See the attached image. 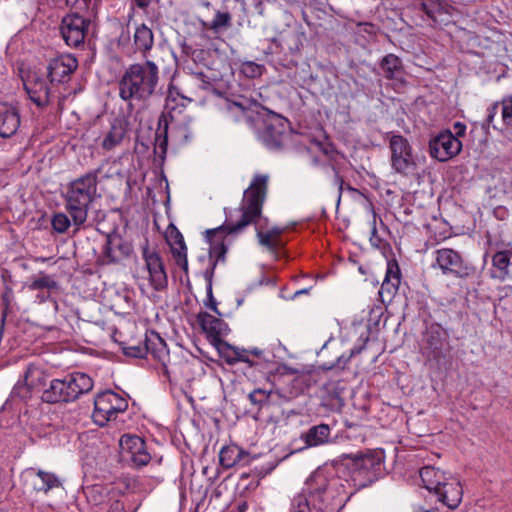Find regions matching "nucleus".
Listing matches in <instances>:
<instances>
[{
	"mask_svg": "<svg viewBox=\"0 0 512 512\" xmlns=\"http://www.w3.org/2000/svg\"><path fill=\"white\" fill-rule=\"evenodd\" d=\"M333 467H318L292 500L289 512H339L355 494Z\"/></svg>",
	"mask_w": 512,
	"mask_h": 512,
	"instance_id": "1",
	"label": "nucleus"
},
{
	"mask_svg": "<svg viewBox=\"0 0 512 512\" xmlns=\"http://www.w3.org/2000/svg\"><path fill=\"white\" fill-rule=\"evenodd\" d=\"M226 110L234 121L246 120L251 123L257 138L267 148L275 149L282 145L289 126L288 120L264 108L257 100L240 95L227 101Z\"/></svg>",
	"mask_w": 512,
	"mask_h": 512,
	"instance_id": "2",
	"label": "nucleus"
},
{
	"mask_svg": "<svg viewBox=\"0 0 512 512\" xmlns=\"http://www.w3.org/2000/svg\"><path fill=\"white\" fill-rule=\"evenodd\" d=\"M269 177L266 174H255L249 187L244 191L241 203V219L236 224L219 226L206 231V238L210 243V256L215 262L223 261L227 251L223 241V234L236 233L249 224H256L261 217L262 206L266 198Z\"/></svg>",
	"mask_w": 512,
	"mask_h": 512,
	"instance_id": "3",
	"label": "nucleus"
},
{
	"mask_svg": "<svg viewBox=\"0 0 512 512\" xmlns=\"http://www.w3.org/2000/svg\"><path fill=\"white\" fill-rule=\"evenodd\" d=\"M158 83L159 68L155 62L146 60L131 64L119 79V97L129 105L144 103L156 94Z\"/></svg>",
	"mask_w": 512,
	"mask_h": 512,
	"instance_id": "4",
	"label": "nucleus"
},
{
	"mask_svg": "<svg viewBox=\"0 0 512 512\" xmlns=\"http://www.w3.org/2000/svg\"><path fill=\"white\" fill-rule=\"evenodd\" d=\"M101 170V167L90 170L67 185L64 194L65 209L73 218L75 232L87 221L90 206L98 196V175Z\"/></svg>",
	"mask_w": 512,
	"mask_h": 512,
	"instance_id": "5",
	"label": "nucleus"
},
{
	"mask_svg": "<svg viewBox=\"0 0 512 512\" xmlns=\"http://www.w3.org/2000/svg\"><path fill=\"white\" fill-rule=\"evenodd\" d=\"M93 386L94 382L88 374L73 372L51 380L42 392L41 399L51 404L69 403L90 392Z\"/></svg>",
	"mask_w": 512,
	"mask_h": 512,
	"instance_id": "6",
	"label": "nucleus"
},
{
	"mask_svg": "<svg viewBox=\"0 0 512 512\" xmlns=\"http://www.w3.org/2000/svg\"><path fill=\"white\" fill-rule=\"evenodd\" d=\"M382 467L383 461L380 453L366 452L351 458L340 475L345 477L347 488L355 489L356 493L374 483L380 477Z\"/></svg>",
	"mask_w": 512,
	"mask_h": 512,
	"instance_id": "7",
	"label": "nucleus"
},
{
	"mask_svg": "<svg viewBox=\"0 0 512 512\" xmlns=\"http://www.w3.org/2000/svg\"><path fill=\"white\" fill-rule=\"evenodd\" d=\"M193 118L189 115L176 116L170 115V122L165 123L163 130V139L161 136L156 138L155 152L160 153L161 157H164L167 149V139L170 138L172 143L177 146L187 144L193 137Z\"/></svg>",
	"mask_w": 512,
	"mask_h": 512,
	"instance_id": "8",
	"label": "nucleus"
},
{
	"mask_svg": "<svg viewBox=\"0 0 512 512\" xmlns=\"http://www.w3.org/2000/svg\"><path fill=\"white\" fill-rule=\"evenodd\" d=\"M127 408L128 402L125 398L107 390L95 397L92 417L98 426H105L109 421L115 420L118 414L125 412Z\"/></svg>",
	"mask_w": 512,
	"mask_h": 512,
	"instance_id": "9",
	"label": "nucleus"
},
{
	"mask_svg": "<svg viewBox=\"0 0 512 512\" xmlns=\"http://www.w3.org/2000/svg\"><path fill=\"white\" fill-rule=\"evenodd\" d=\"M434 268L441 270L442 274L455 278H466L473 274L474 268L466 262L462 255L451 248H441L434 252Z\"/></svg>",
	"mask_w": 512,
	"mask_h": 512,
	"instance_id": "10",
	"label": "nucleus"
},
{
	"mask_svg": "<svg viewBox=\"0 0 512 512\" xmlns=\"http://www.w3.org/2000/svg\"><path fill=\"white\" fill-rule=\"evenodd\" d=\"M121 457L135 468H142L151 461L146 443L136 435L125 434L119 440Z\"/></svg>",
	"mask_w": 512,
	"mask_h": 512,
	"instance_id": "11",
	"label": "nucleus"
},
{
	"mask_svg": "<svg viewBox=\"0 0 512 512\" xmlns=\"http://www.w3.org/2000/svg\"><path fill=\"white\" fill-rule=\"evenodd\" d=\"M391 151V166L397 172L406 174L414 165L412 148L402 135L392 134L389 139Z\"/></svg>",
	"mask_w": 512,
	"mask_h": 512,
	"instance_id": "12",
	"label": "nucleus"
},
{
	"mask_svg": "<svg viewBox=\"0 0 512 512\" xmlns=\"http://www.w3.org/2000/svg\"><path fill=\"white\" fill-rule=\"evenodd\" d=\"M431 157L444 162L458 155L462 149V143L450 131L441 132L429 143Z\"/></svg>",
	"mask_w": 512,
	"mask_h": 512,
	"instance_id": "13",
	"label": "nucleus"
},
{
	"mask_svg": "<svg viewBox=\"0 0 512 512\" xmlns=\"http://www.w3.org/2000/svg\"><path fill=\"white\" fill-rule=\"evenodd\" d=\"M89 25L83 16L78 14H68L61 22V34L66 44L72 47H78L84 42L86 31Z\"/></svg>",
	"mask_w": 512,
	"mask_h": 512,
	"instance_id": "14",
	"label": "nucleus"
},
{
	"mask_svg": "<svg viewBox=\"0 0 512 512\" xmlns=\"http://www.w3.org/2000/svg\"><path fill=\"white\" fill-rule=\"evenodd\" d=\"M44 378L43 371L34 364H30L24 373L23 381L19 380L14 385L11 397L26 402L32 397L34 390L42 383Z\"/></svg>",
	"mask_w": 512,
	"mask_h": 512,
	"instance_id": "15",
	"label": "nucleus"
},
{
	"mask_svg": "<svg viewBox=\"0 0 512 512\" xmlns=\"http://www.w3.org/2000/svg\"><path fill=\"white\" fill-rule=\"evenodd\" d=\"M143 258L151 286L156 291L164 290L168 285V278L162 258L156 251L148 248L143 250Z\"/></svg>",
	"mask_w": 512,
	"mask_h": 512,
	"instance_id": "16",
	"label": "nucleus"
},
{
	"mask_svg": "<svg viewBox=\"0 0 512 512\" xmlns=\"http://www.w3.org/2000/svg\"><path fill=\"white\" fill-rule=\"evenodd\" d=\"M305 34L299 25L288 26L278 33L273 42L279 48V52L296 54L302 46Z\"/></svg>",
	"mask_w": 512,
	"mask_h": 512,
	"instance_id": "17",
	"label": "nucleus"
},
{
	"mask_svg": "<svg viewBox=\"0 0 512 512\" xmlns=\"http://www.w3.org/2000/svg\"><path fill=\"white\" fill-rule=\"evenodd\" d=\"M20 125L19 108L12 103L0 102V137L11 138L16 136Z\"/></svg>",
	"mask_w": 512,
	"mask_h": 512,
	"instance_id": "18",
	"label": "nucleus"
},
{
	"mask_svg": "<svg viewBox=\"0 0 512 512\" xmlns=\"http://www.w3.org/2000/svg\"><path fill=\"white\" fill-rule=\"evenodd\" d=\"M25 475L31 480L35 491L48 494L50 491L63 489V482L58 475L53 472L37 468H29Z\"/></svg>",
	"mask_w": 512,
	"mask_h": 512,
	"instance_id": "19",
	"label": "nucleus"
},
{
	"mask_svg": "<svg viewBox=\"0 0 512 512\" xmlns=\"http://www.w3.org/2000/svg\"><path fill=\"white\" fill-rule=\"evenodd\" d=\"M78 61L72 54H62L50 60L48 76L51 82H64L77 68Z\"/></svg>",
	"mask_w": 512,
	"mask_h": 512,
	"instance_id": "20",
	"label": "nucleus"
},
{
	"mask_svg": "<svg viewBox=\"0 0 512 512\" xmlns=\"http://www.w3.org/2000/svg\"><path fill=\"white\" fill-rule=\"evenodd\" d=\"M437 495L438 500L446 505L450 509H456L463 497V489L460 481L449 474V479L445 481V484L441 485L439 491L433 492Z\"/></svg>",
	"mask_w": 512,
	"mask_h": 512,
	"instance_id": "21",
	"label": "nucleus"
},
{
	"mask_svg": "<svg viewBox=\"0 0 512 512\" xmlns=\"http://www.w3.org/2000/svg\"><path fill=\"white\" fill-rule=\"evenodd\" d=\"M131 252V247L118 235L108 236L103 246V255L108 263L121 261Z\"/></svg>",
	"mask_w": 512,
	"mask_h": 512,
	"instance_id": "22",
	"label": "nucleus"
},
{
	"mask_svg": "<svg viewBox=\"0 0 512 512\" xmlns=\"http://www.w3.org/2000/svg\"><path fill=\"white\" fill-rule=\"evenodd\" d=\"M400 285V271L397 264L388 263L386 275L379 290L383 303L390 302Z\"/></svg>",
	"mask_w": 512,
	"mask_h": 512,
	"instance_id": "23",
	"label": "nucleus"
},
{
	"mask_svg": "<svg viewBox=\"0 0 512 512\" xmlns=\"http://www.w3.org/2000/svg\"><path fill=\"white\" fill-rule=\"evenodd\" d=\"M127 133V124L123 119L115 118L110 125V129L103 136L101 147L105 151H112L122 143Z\"/></svg>",
	"mask_w": 512,
	"mask_h": 512,
	"instance_id": "24",
	"label": "nucleus"
},
{
	"mask_svg": "<svg viewBox=\"0 0 512 512\" xmlns=\"http://www.w3.org/2000/svg\"><path fill=\"white\" fill-rule=\"evenodd\" d=\"M24 87L29 98L37 106H43L48 103L49 88L45 80L37 76H30L26 81H24Z\"/></svg>",
	"mask_w": 512,
	"mask_h": 512,
	"instance_id": "25",
	"label": "nucleus"
},
{
	"mask_svg": "<svg viewBox=\"0 0 512 512\" xmlns=\"http://www.w3.org/2000/svg\"><path fill=\"white\" fill-rule=\"evenodd\" d=\"M220 464L225 468H232L236 465L249 463V454L235 444L224 446L219 452Z\"/></svg>",
	"mask_w": 512,
	"mask_h": 512,
	"instance_id": "26",
	"label": "nucleus"
},
{
	"mask_svg": "<svg viewBox=\"0 0 512 512\" xmlns=\"http://www.w3.org/2000/svg\"><path fill=\"white\" fill-rule=\"evenodd\" d=\"M449 474L433 466H424L420 470L422 483L430 492L439 491L441 485L449 479Z\"/></svg>",
	"mask_w": 512,
	"mask_h": 512,
	"instance_id": "27",
	"label": "nucleus"
},
{
	"mask_svg": "<svg viewBox=\"0 0 512 512\" xmlns=\"http://www.w3.org/2000/svg\"><path fill=\"white\" fill-rule=\"evenodd\" d=\"M331 429L327 424H319L310 427L301 435L306 447H317L329 441Z\"/></svg>",
	"mask_w": 512,
	"mask_h": 512,
	"instance_id": "28",
	"label": "nucleus"
},
{
	"mask_svg": "<svg viewBox=\"0 0 512 512\" xmlns=\"http://www.w3.org/2000/svg\"><path fill=\"white\" fill-rule=\"evenodd\" d=\"M447 343L446 334L440 326H432L427 334V345L435 359L443 356L444 345Z\"/></svg>",
	"mask_w": 512,
	"mask_h": 512,
	"instance_id": "29",
	"label": "nucleus"
},
{
	"mask_svg": "<svg viewBox=\"0 0 512 512\" xmlns=\"http://www.w3.org/2000/svg\"><path fill=\"white\" fill-rule=\"evenodd\" d=\"M170 239L174 241L176 247H172V253L178 266L185 271L188 270L187 248L182 234L175 227L170 231Z\"/></svg>",
	"mask_w": 512,
	"mask_h": 512,
	"instance_id": "30",
	"label": "nucleus"
},
{
	"mask_svg": "<svg viewBox=\"0 0 512 512\" xmlns=\"http://www.w3.org/2000/svg\"><path fill=\"white\" fill-rule=\"evenodd\" d=\"M133 39L136 49L143 53L149 51L154 43L153 32L145 24L136 27Z\"/></svg>",
	"mask_w": 512,
	"mask_h": 512,
	"instance_id": "31",
	"label": "nucleus"
},
{
	"mask_svg": "<svg viewBox=\"0 0 512 512\" xmlns=\"http://www.w3.org/2000/svg\"><path fill=\"white\" fill-rule=\"evenodd\" d=\"M380 67L387 79H398L403 70L401 59L394 54H388L383 57Z\"/></svg>",
	"mask_w": 512,
	"mask_h": 512,
	"instance_id": "32",
	"label": "nucleus"
},
{
	"mask_svg": "<svg viewBox=\"0 0 512 512\" xmlns=\"http://www.w3.org/2000/svg\"><path fill=\"white\" fill-rule=\"evenodd\" d=\"M423 12L432 20L434 24H442L447 21L446 14L443 5L434 0H425L422 5Z\"/></svg>",
	"mask_w": 512,
	"mask_h": 512,
	"instance_id": "33",
	"label": "nucleus"
},
{
	"mask_svg": "<svg viewBox=\"0 0 512 512\" xmlns=\"http://www.w3.org/2000/svg\"><path fill=\"white\" fill-rule=\"evenodd\" d=\"M510 255L509 251H498L494 254L492 264L496 268V273L493 277L502 281L509 277Z\"/></svg>",
	"mask_w": 512,
	"mask_h": 512,
	"instance_id": "34",
	"label": "nucleus"
},
{
	"mask_svg": "<svg viewBox=\"0 0 512 512\" xmlns=\"http://www.w3.org/2000/svg\"><path fill=\"white\" fill-rule=\"evenodd\" d=\"M232 25V17L227 11H217L213 19L205 24L208 30L215 34L222 33L230 28Z\"/></svg>",
	"mask_w": 512,
	"mask_h": 512,
	"instance_id": "35",
	"label": "nucleus"
},
{
	"mask_svg": "<svg viewBox=\"0 0 512 512\" xmlns=\"http://www.w3.org/2000/svg\"><path fill=\"white\" fill-rule=\"evenodd\" d=\"M198 323L201 328L211 335H219L222 331L223 322L207 312L198 314Z\"/></svg>",
	"mask_w": 512,
	"mask_h": 512,
	"instance_id": "36",
	"label": "nucleus"
},
{
	"mask_svg": "<svg viewBox=\"0 0 512 512\" xmlns=\"http://www.w3.org/2000/svg\"><path fill=\"white\" fill-rule=\"evenodd\" d=\"M53 230L58 234H64L70 227H73V218L64 212L53 214L51 219Z\"/></svg>",
	"mask_w": 512,
	"mask_h": 512,
	"instance_id": "37",
	"label": "nucleus"
},
{
	"mask_svg": "<svg viewBox=\"0 0 512 512\" xmlns=\"http://www.w3.org/2000/svg\"><path fill=\"white\" fill-rule=\"evenodd\" d=\"M30 290H52L57 288V282L49 275L40 273L38 276L31 278L28 283Z\"/></svg>",
	"mask_w": 512,
	"mask_h": 512,
	"instance_id": "38",
	"label": "nucleus"
},
{
	"mask_svg": "<svg viewBox=\"0 0 512 512\" xmlns=\"http://www.w3.org/2000/svg\"><path fill=\"white\" fill-rule=\"evenodd\" d=\"M265 67L253 61H245L241 64V72L248 78H256L262 75Z\"/></svg>",
	"mask_w": 512,
	"mask_h": 512,
	"instance_id": "39",
	"label": "nucleus"
},
{
	"mask_svg": "<svg viewBox=\"0 0 512 512\" xmlns=\"http://www.w3.org/2000/svg\"><path fill=\"white\" fill-rule=\"evenodd\" d=\"M225 346L228 349L233 350V352L235 354V360L236 361L248 362L249 360L246 357L247 353H250V354H252V355H254L256 357H261L263 355V351L261 349H258V348H252L250 350H240L238 348H234V347L230 346L227 343H225Z\"/></svg>",
	"mask_w": 512,
	"mask_h": 512,
	"instance_id": "40",
	"label": "nucleus"
},
{
	"mask_svg": "<svg viewBox=\"0 0 512 512\" xmlns=\"http://www.w3.org/2000/svg\"><path fill=\"white\" fill-rule=\"evenodd\" d=\"M257 236L259 239V243L271 251L276 250L281 245L279 240L273 239L267 232H262L258 228Z\"/></svg>",
	"mask_w": 512,
	"mask_h": 512,
	"instance_id": "41",
	"label": "nucleus"
},
{
	"mask_svg": "<svg viewBox=\"0 0 512 512\" xmlns=\"http://www.w3.org/2000/svg\"><path fill=\"white\" fill-rule=\"evenodd\" d=\"M149 351H151L153 354L156 353L155 350L149 346V344H146L145 346H129L124 349L125 355L135 358H142Z\"/></svg>",
	"mask_w": 512,
	"mask_h": 512,
	"instance_id": "42",
	"label": "nucleus"
},
{
	"mask_svg": "<svg viewBox=\"0 0 512 512\" xmlns=\"http://www.w3.org/2000/svg\"><path fill=\"white\" fill-rule=\"evenodd\" d=\"M271 392L263 389H255L249 393V399L253 404H262L268 400Z\"/></svg>",
	"mask_w": 512,
	"mask_h": 512,
	"instance_id": "43",
	"label": "nucleus"
},
{
	"mask_svg": "<svg viewBox=\"0 0 512 512\" xmlns=\"http://www.w3.org/2000/svg\"><path fill=\"white\" fill-rule=\"evenodd\" d=\"M502 119L506 125H512V97L502 103Z\"/></svg>",
	"mask_w": 512,
	"mask_h": 512,
	"instance_id": "44",
	"label": "nucleus"
},
{
	"mask_svg": "<svg viewBox=\"0 0 512 512\" xmlns=\"http://www.w3.org/2000/svg\"><path fill=\"white\" fill-rule=\"evenodd\" d=\"M209 56V51L204 49H194L191 52V58L195 63H200L203 66H207V57Z\"/></svg>",
	"mask_w": 512,
	"mask_h": 512,
	"instance_id": "45",
	"label": "nucleus"
},
{
	"mask_svg": "<svg viewBox=\"0 0 512 512\" xmlns=\"http://www.w3.org/2000/svg\"><path fill=\"white\" fill-rule=\"evenodd\" d=\"M177 97H180L182 100H187L189 102L192 101L191 98L187 97V96H184L183 94H181L178 90V88L174 87V86H169L168 88V93H167V105L169 106V102L170 101H175Z\"/></svg>",
	"mask_w": 512,
	"mask_h": 512,
	"instance_id": "46",
	"label": "nucleus"
},
{
	"mask_svg": "<svg viewBox=\"0 0 512 512\" xmlns=\"http://www.w3.org/2000/svg\"><path fill=\"white\" fill-rule=\"evenodd\" d=\"M206 306L213 310L214 312H216L218 315H221L220 312L217 310V302L216 300L214 299L213 297V294H212V286H211V283H209L208 287H207V302H206Z\"/></svg>",
	"mask_w": 512,
	"mask_h": 512,
	"instance_id": "47",
	"label": "nucleus"
},
{
	"mask_svg": "<svg viewBox=\"0 0 512 512\" xmlns=\"http://www.w3.org/2000/svg\"><path fill=\"white\" fill-rule=\"evenodd\" d=\"M66 2L78 10H85L88 8L91 0H66Z\"/></svg>",
	"mask_w": 512,
	"mask_h": 512,
	"instance_id": "48",
	"label": "nucleus"
},
{
	"mask_svg": "<svg viewBox=\"0 0 512 512\" xmlns=\"http://www.w3.org/2000/svg\"><path fill=\"white\" fill-rule=\"evenodd\" d=\"M487 118H486V125L489 127L492 125L494 117L497 114V105L490 106L487 110Z\"/></svg>",
	"mask_w": 512,
	"mask_h": 512,
	"instance_id": "49",
	"label": "nucleus"
},
{
	"mask_svg": "<svg viewBox=\"0 0 512 512\" xmlns=\"http://www.w3.org/2000/svg\"><path fill=\"white\" fill-rule=\"evenodd\" d=\"M454 130H455V136L456 137H461L465 134L466 132V125L461 123V122H456L454 124Z\"/></svg>",
	"mask_w": 512,
	"mask_h": 512,
	"instance_id": "50",
	"label": "nucleus"
},
{
	"mask_svg": "<svg viewBox=\"0 0 512 512\" xmlns=\"http://www.w3.org/2000/svg\"><path fill=\"white\" fill-rule=\"evenodd\" d=\"M49 297H50V294H49L48 290H47V292H44L43 290H39V293H37L35 296V301L37 303H44L49 299Z\"/></svg>",
	"mask_w": 512,
	"mask_h": 512,
	"instance_id": "51",
	"label": "nucleus"
},
{
	"mask_svg": "<svg viewBox=\"0 0 512 512\" xmlns=\"http://www.w3.org/2000/svg\"><path fill=\"white\" fill-rule=\"evenodd\" d=\"M283 232V229L280 227H272L267 233L275 240H278L277 238L281 235Z\"/></svg>",
	"mask_w": 512,
	"mask_h": 512,
	"instance_id": "52",
	"label": "nucleus"
},
{
	"mask_svg": "<svg viewBox=\"0 0 512 512\" xmlns=\"http://www.w3.org/2000/svg\"><path fill=\"white\" fill-rule=\"evenodd\" d=\"M139 8H146L149 6L151 0H134Z\"/></svg>",
	"mask_w": 512,
	"mask_h": 512,
	"instance_id": "53",
	"label": "nucleus"
},
{
	"mask_svg": "<svg viewBox=\"0 0 512 512\" xmlns=\"http://www.w3.org/2000/svg\"><path fill=\"white\" fill-rule=\"evenodd\" d=\"M248 509V504L247 502H242L240 503L238 506H237V512H246Z\"/></svg>",
	"mask_w": 512,
	"mask_h": 512,
	"instance_id": "54",
	"label": "nucleus"
},
{
	"mask_svg": "<svg viewBox=\"0 0 512 512\" xmlns=\"http://www.w3.org/2000/svg\"><path fill=\"white\" fill-rule=\"evenodd\" d=\"M309 292V289H302V290H299V291H296L295 292V295H300V294H305V293H308Z\"/></svg>",
	"mask_w": 512,
	"mask_h": 512,
	"instance_id": "55",
	"label": "nucleus"
},
{
	"mask_svg": "<svg viewBox=\"0 0 512 512\" xmlns=\"http://www.w3.org/2000/svg\"><path fill=\"white\" fill-rule=\"evenodd\" d=\"M314 145L323 150L324 153H327V150L319 142H315Z\"/></svg>",
	"mask_w": 512,
	"mask_h": 512,
	"instance_id": "56",
	"label": "nucleus"
},
{
	"mask_svg": "<svg viewBox=\"0 0 512 512\" xmlns=\"http://www.w3.org/2000/svg\"><path fill=\"white\" fill-rule=\"evenodd\" d=\"M336 181L337 183L340 184V187L342 186V183H343V180L341 179V177L336 173Z\"/></svg>",
	"mask_w": 512,
	"mask_h": 512,
	"instance_id": "57",
	"label": "nucleus"
},
{
	"mask_svg": "<svg viewBox=\"0 0 512 512\" xmlns=\"http://www.w3.org/2000/svg\"><path fill=\"white\" fill-rule=\"evenodd\" d=\"M157 340H158L160 346H162V347L165 346V343L163 342V340L159 336H157Z\"/></svg>",
	"mask_w": 512,
	"mask_h": 512,
	"instance_id": "58",
	"label": "nucleus"
},
{
	"mask_svg": "<svg viewBox=\"0 0 512 512\" xmlns=\"http://www.w3.org/2000/svg\"><path fill=\"white\" fill-rule=\"evenodd\" d=\"M363 26H364L365 28H367V27L372 28V27H373L371 24H368V23H365ZM365 31H367V29H365Z\"/></svg>",
	"mask_w": 512,
	"mask_h": 512,
	"instance_id": "59",
	"label": "nucleus"
},
{
	"mask_svg": "<svg viewBox=\"0 0 512 512\" xmlns=\"http://www.w3.org/2000/svg\"><path fill=\"white\" fill-rule=\"evenodd\" d=\"M201 4L206 6V7L209 6V2H207V1H201Z\"/></svg>",
	"mask_w": 512,
	"mask_h": 512,
	"instance_id": "60",
	"label": "nucleus"
}]
</instances>
